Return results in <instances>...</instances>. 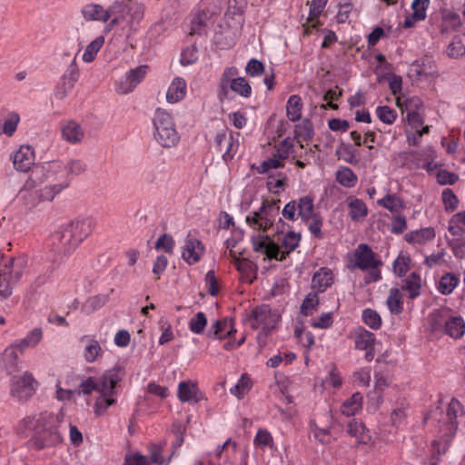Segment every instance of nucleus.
Segmentation results:
<instances>
[{
	"instance_id": "nucleus-35",
	"label": "nucleus",
	"mask_w": 465,
	"mask_h": 465,
	"mask_svg": "<svg viewBox=\"0 0 465 465\" xmlns=\"http://www.w3.org/2000/svg\"><path fill=\"white\" fill-rule=\"evenodd\" d=\"M444 331L451 338H460L465 332V322L463 319L460 316H451L450 319H449Z\"/></svg>"
},
{
	"instance_id": "nucleus-16",
	"label": "nucleus",
	"mask_w": 465,
	"mask_h": 465,
	"mask_svg": "<svg viewBox=\"0 0 465 465\" xmlns=\"http://www.w3.org/2000/svg\"><path fill=\"white\" fill-rule=\"evenodd\" d=\"M68 186V183H61L47 185L38 191L30 192L26 204L35 206L41 201H52L55 195Z\"/></svg>"
},
{
	"instance_id": "nucleus-27",
	"label": "nucleus",
	"mask_w": 465,
	"mask_h": 465,
	"mask_svg": "<svg viewBox=\"0 0 465 465\" xmlns=\"http://www.w3.org/2000/svg\"><path fill=\"white\" fill-rule=\"evenodd\" d=\"M347 432L351 437L357 439L358 444H369L371 442V436L365 425L356 420H352L348 423Z\"/></svg>"
},
{
	"instance_id": "nucleus-11",
	"label": "nucleus",
	"mask_w": 465,
	"mask_h": 465,
	"mask_svg": "<svg viewBox=\"0 0 465 465\" xmlns=\"http://www.w3.org/2000/svg\"><path fill=\"white\" fill-rule=\"evenodd\" d=\"M280 316L272 312L269 305H262L252 311L251 324L254 329L262 328L264 331H270L274 328Z\"/></svg>"
},
{
	"instance_id": "nucleus-3",
	"label": "nucleus",
	"mask_w": 465,
	"mask_h": 465,
	"mask_svg": "<svg viewBox=\"0 0 465 465\" xmlns=\"http://www.w3.org/2000/svg\"><path fill=\"white\" fill-rule=\"evenodd\" d=\"M124 376V369L117 366L106 371L99 378L95 379L97 392L100 393L94 403V412L97 415L104 414L108 407L115 404L116 401L114 399V389Z\"/></svg>"
},
{
	"instance_id": "nucleus-33",
	"label": "nucleus",
	"mask_w": 465,
	"mask_h": 465,
	"mask_svg": "<svg viewBox=\"0 0 465 465\" xmlns=\"http://www.w3.org/2000/svg\"><path fill=\"white\" fill-rule=\"evenodd\" d=\"M421 278L416 272H411L404 281L401 286L402 291L409 292L411 299H415L420 294Z\"/></svg>"
},
{
	"instance_id": "nucleus-36",
	"label": "nucleus",
	"mask_w": 465,
	"mask_h": 465,
	"mask_svg": "<svg viewBox=\"0 0 465 465\" xmlns=\"http://www.w3.org/2000/svg\"><path fill=\"white\" fill-rule=\"evenodd\" d=\"M460 282V279L452 272L443 274L438 283V291L443 295L450 294Z\"/></svg>"
},
{
	"instance_id": "nucleus-19",
	"label": "nucleus",
	"mask_w": 465,
	"mask_h": 465,
	"mask_svg": "<svg viewBox=\"0 0 465 465\" xmlns=\"http://www.w3.org/2000/svg\"><path fill=\"white\" fill-rule=\"evenodd\" d=\"M62 138L69 143H79L84 138V132L80 124L74 120H65L61 123Z\"/></svg>"
},
{
	"instance_id": "nucleus-61",
	"label": "nucleus",
	"mask_w": 465,
	"mask_h": 465,
	"mask_svg": "<svg viewBox=\"0 0 465 465\" xmlns=\"http://www.w3.org/2000/svg\"><path fill=\"white\" fill-rule=\"evenodd\" d=\"M442 201L445 205V210L447 212H453L457 209L459 200L453 191L450 188H446L442 192Z\"/></svg>"
},
{
	"instance_id": "nucleus-41",
	"label": "nucleus",
	"mask_w": 465,
	"mask_h": 465,
	"mask_svg": "<svg viewBox=\"0 0 465 465\" xmlns=\"http://www.w3.org/2000/svg\"><path fill=\"white\" fill-rule=\"evenodd\" d=\"M52 274L51 269L46 270H38L36 275L35 278L31 281L29 287H28V292L30 294H35L39 292V290L46 284L48 280L50 279V276Z\"/></svg>"
},
{
	"instance_id": "nucleus-49",
	"label": "nucleus",
	"mask_w": 465,
	"mask_h": 465,
	"mask_svg": "<svg viewBox=\"0 0 465 465\" xmlns=\"http://www.w3.org/2000/svg\"><path fill=\"white\" fill-rule=\"evenodd\" d=\"M104 44V37L98 36L94 41H92L85 48V51L83 54V60L85 63H91L95 59V56L99 50L102 48Z\"/></svg>"
},
{
	"instance_id": "nucleus-38",
	"label": "nucleus",
	"mask_w": 465,
	"mask_h": 465,
	"mask_svg": "<svg viewBox=\"0 0 465 465\" xmlns=\"http://www.w3.org/2000/svg\"><path fill=\"white\" fill-rule=\"evenodd\" d=\"M435 237V231L431 227L414 231L406 235L407 242L411 243L423 244Z\"/></svg>"
},
{
	"instance_id": "nucleus-63",
	"label": "nucleus",
	"mask_w": 465,
	"mask_h": 465,
	"mask_svg": "<svg viewBox=\"0 0 465 465\" xmlns=\"http://www.w3.org/2000/svg\"><path fill=\"white\" fill-rule=\"evenodd\" d=\"M376 114L378 118L387 124H393L397 116L395 111L387 105L379 106L376 109Z\"/></svg>"
},
{
	"instance_id": "nucleus-54",
	"label": "nucleus",
	"mask_w": 465,
	"mask_h": 465,
	"mask_svg": "<svg viewBox=\"0 0 465 465\" xmlns=\"http://www.w3.org/2000/svg\"><path fill=\"white\" fill-rule=\"evenodd\" d=\"M207 325V318L205 314L199 312L189 322V329L193 333L201 334Z\"/></svg>"
},
{
	"instance_id": "nucleus-14",
	"label": "nucleus",
	"mask_w": 465,
	"mask_h": 465,
	"mask_svg": "<svg viewBox=\"0 0 465 465\" xmlns=\"http://www.w3.org/2000/svg\"><path fill=\"white\" fill-rule=\"evenodd\" d=\"M214 142L220 152H223V158L224 161H230L233 158L239 148V141L234 138L231 132L227 134L226 131L217 133Z\"/></svg>"
},
{
	"instance_id": "nucleus-9",
	"label": "nucleus",
	"mask_w": 465,
	"mask_h": 465,
	"mask_svg": "<svg viewBox=\"0 0 465 465\" xmlns=\"http://www.w3.org/2000/svg\"><path fill=\"white\" fill-rule=\"evenodd\" d=\"M462 413V407L459 401L451 399L445 414L442 415V423L440 427V439L447 442L458 429L457 418Z\"/></svg>"
},
{
	"instance_id": "nucleus-24",
	"label": "nucleus",
	"mask_w": 465,
	"mask_h": 465,
	"mask_svg": "<svg viewBox=\"0 0 465 465\" xmlns=\"http://www.w3.org/2000/svg\"><path fill=\"white\" fill-rule=\"evenodd\" d=\"M19 359L15 346H8L0 354V368L13 373L18 371Z\"/></svg>"
},
{
	"instance_id": "nucleus-59",
	"label": "nucleus",
	"mask_w": 465,
	"mask_h": 465,
	"mask_svg": "<svg viewBox=\"0 0 465 465\" xmlns=\"http://www.w3.org/2000/svg\"><path fill=\"white\" fill-rule=\"evenodd\" d=\"M20 117L16 113H10L3 124L2 131L7 136H12L15 132Z\"/></svg>"
},
{
	"instance_id": "nucleus-26",
	"label": "nucleus",
	"mask_w": 465,
	"mask_h": 465,
	"mask_svg": "<svg viewBox=\"0 0 465 465\" xmlns=\"http://www.w3.org/2000/svg\"><path fill=\"white\" fill-rule=\"evenodd\" d=\"M45 181V168L35 166L30 176L25 181L24 186L19 191V193L23 194V197L27 202L28 200V193L29 191H32L35 187H36L38 184L42 183Z\"/></svg>"
},
{
	"instance_id": "nucleus-39",
	"label": "nucleus",
	"mask_w": 465,
	"mask_h": 465,
	"mask_svg": "<svg viewBox=\"0 0 465 465\" xmlns=\"http://www.w3.org/2000/svg\"><path fill=\"white\" fill-rule=\"evenodd\" d=\"M279 241L281 242V247L285 250L282 252H280L279 256L284 255L285 260L287 255L291 252L294 251L295 248L299 245L301 235L300 233H295L294 232H289L282 237V239H279Z\"/></svg>"
},
{
	"instance_id": "nucleus-43",
	"label": "nucleus",
	"mask_w": 465,
	"mask_h": 465,
	"mask_svg": "<svg viewBox=\"0 0 465 465\" xmlns=\"http://www.w3.org/2000/svg\"><path fill=\"white\" fill-rule=\"evenodd\" d=\"M298 216H300L302 221L308 222L313 213V201L309 196H303L300 198L299 202L296 203Z\"/></svg>"
},
{
	"instance_id": "nucleus-58",
	"label": "nucleus",
	"mask_w": 465,
	"mask_h": 465,
	"mask_svg": "<svg viewBox=\"0 0 465 465\" xmlns=\"http://www.w3.org/2000/svg\"><path fill=\"white\" fill-rule=\"evenodd\" d=\"M319 304V298L317 293L310 292L304 299L302 306L301 312L304 315H311Z\"/></svg>"
},
{
	"instance_id": "nucleus-51",
	"label": "nucleus",
	"mask_w": 465,
	"mask_h": 465,
	"mask_svg": "<svg viewBox=\"0 0 465 465\" xmlns=\"http://www.w3.org/2000/svg\"><path fill=\"white\" fill-rule=\"evenodd\" d=\"M314 134L312 124L309 120H304L295 126V137L300 140H311Z\"/></svg>"
},
{
	"instance_id": "nucleus-50",
	"label": "nucleus",
	"mask_w": 465,
	"mask_h": 465,
	"mask_svg": "<svg viewBox=\"0 0 465 465\" xmlns=\"http://www.w3.org/2000/svg\"><path fill=\"white\" fill-rule=\"evenodd\" d=\"M103 350L100 343L94 339L87 341L84 349V356L87 362H94L98 357L102 355Z\"/></svg>"
},
{
	"instance_id": "nucleus-34",
	"label": "nucleus",
	"mask_w": 465,
	"mask_h": 465,
	"mask_svg": "<svg viewBox=\"0 0 465 465\" xmlns=\"http://www.w3.org/2000/svg\"><path fill=\"white\" fill-rule=\"evenodd\" d=\"M310 435L321 444H330L333 438L329 427L321 428L315 421L310 422Z\"/></svg>"
},
{
	"instance_id": "nucleus-31",
	"label": "nucleus",
	"mask_w": 465,
	"mask_h": 465,
	"mask_svg": "<svg viewBox=\"0 0 465 465\" xmlns=\"http://www.w3.org/2000/svg\"><path fill=\"white\" fill-rule=\"evenodd\" d=\"M348 206L350 208L349 215L352 221L363 220L368 214V208L365 203L358 198L348 199Z\"/></svg>"
},
{
	"instance_id": "nucleus-23",
	"label": "nucleus",
	"mask_w": 465,
	"mask_h": 465,
	"mask_svg": "<svg viewBox=\"0 0 465 465\" xmlns=\"http://www.w3.org/2000/svg\"><path fill=\"white\" fill-rule=\"evenodd\" d=\"M84 18L87 21L107 22L111 18L110 7L104 9L98 4L85 5L81 11Z\"/></svg>"
},
{
	"instance_id": "nucleus-42",
	"label": "nucleus",
	"mask_w": 465,
	"mask_h": 465,
	"mask_svg": "<svg viewBox=\"0 0 465 465\" xmlns=\"http://www.w3.org/2000/svg\"><path fill=\"white\" fill-rule=\"evenodd\" d=\"M448 55L459 58L465 54V35H456L448 46Z\"/></svg>"
},
{
	"instance_id": "nucleus-45",
	"label": "nucleus",
	"mask_w": 465,
	"mask_h": 465,
	"mask_svg": "<svg viewBox=\"0 0 465 465\" xmlns=\"http://www.w3.org/2000/svg\"><path fill=\"white\" fill-rule=\"evenodd\" d=\"M375 335L364 329L360 330L355 337V346L358 350H369L374 346Z\"/></svg>"
},
{
	"instance_id": "nucleus-21",
	"label": "nucleus",
	"mask_w": 465,
	"mask_h": 465,
	"mask_svg": "<svg viewBox=\"0 0 465 465\" xmlns=\"http://www.w3.org/2000/svg\"><path fill=\"white\" fill-rule=\"evenodd\" d=\"M177 395L182 402L197 403L202 399L197 384L191 381L179 383Z\"/></svg>"
},
{
	"instance_id": "nucleus-46",
	"label": "nucleus",
	"mask_w": 465,
	"mask_h": 465,
	"mask_svg": "<svg viewBox=\"0 0 465 465\" xmlns=\"http://www.w3.org/2000/svg\"><path fill=\"white\" fill-rule=\"evenodd\" d=\"M403 302L401 291L398 288L390 290V294L387 299V305L390 312L393 314H399L402 312Z\"/></svg>"
},
{
	"instance_id": "nucleus-30",
	"label": "nucleus",
	"mask_w": 465,
	"mask_h": 465,
	"mask_svg": "<svg viewBox=\"0 0 465 465\" xmlns=\"http://www.w3.org/2000/svg\"><path fill=\"white\" fill-rule=\"evenodd\" d=\"M209 20L208 11L203 10L194 14L190 24V35H203L205 33Z\"/></svg>"
},
{
	"instance_id": "nucleus-6",
	"label": "nucleus",
	"mask_w": 465,
	"mask_h": 465,
	"mask_svg": "<svg viewBox=\"0 0 465 465\" xmlns=\"http://www.w3.org/2000/svg\"><path fill=\"white\" fill-rule=\"evenodd\" d=\"M230 91L239 94L243 98H249L252 94V87L248 81L239 76L236 67H227L224 69L219 84V98L223 101L229 95Z\"/></svg>"
},
{
	"instance_id": "nucleus-55",
	"label": "nucleus",
	"mask_w": 465,
	"mask_h": 465,
	"mask_svg": "<svg viewBox=\"0 0 465 465\" xmlns=\"http://www.w3.org/2000/svg\"><path fill=\"white\" fill-rule=\"evenodd\" d=\"M251 389V380L245 375H242L238 382L231 389V393L238 399H242Z\"/></svg>"
},
{
	"instance_id": "nucleus-4",
	"label": "nucleus",
	"mask_w": 465,
	"mask_h": 465,
	"mask_svg": "<svg viewBox=\"0 0 465 465\" xmlns=\"http://www.w3.org/2000/svg\"><path fill=\"white\" fill-rule=\"evenodd\" d=\"M27 266L25 256L12 257L5 261L0 268V296L4 299L11 296L13 287L20 281Z\"/></svg>"
},
{
	"instance_id": "nucleus-53",
	"label": "nucleus",
	"mask_w": 465,
	"mask_h": 465,
	"mask_svg": "<svg viewBox=\"0 0 465 465\" xmlns=\"http://www.w3.org/2000/svg\"><path fill=\"white\" fill-rule=\"evenodd\" d=\"M87 170V164L81 159H69L65 163V173L67 175H80Z\"/></svg>"
},
{
	"instance_id": "nucleus-18",
	"label": "nucleus",
	"mask_w": 465,
	"mask_h": 465,
	"mask_svg": "<svg viewBox=\"0 0 465 465\" xmlns=\"http://www.w3.org/2000/svg\"><path fill=\"white\" fill-rule=\"evenodd\" d=\"M67 225L72 230L76 242L81 243L92 233L96 221L93 217H84L72 221Z\"/></svg>"
},
{
	"instance_id": "nucleus-5",
	"label": "nucleus",
	"mask_w": 465,
	"mask_h": 465,
	"mask_svg": "<svg viewBox=\"0 0 465 465\" xmlns=\"http://www.w3.org/2000/svg\"><path fill=\"white\" fill-rule=\"evenodd\" d=\"M154 138L165 148L175 146L180 136L176 131L172 115L165 110L157 109L153 118Z\"/></svg>"
},
{
	"instance_id": "nucleus-20",
	"label": "nucleus",
	"mask_w": 465,
	"mask_h": 465,
	"mask_svg": "<svg viewBox=\"0 0 465 465\" xmlns=\"http://www.w3.org/2000/svg\"><path fill=\"white\" fill-rule=\"evenodd\" d=\"M35 163L34 150L28 145H22L14 155V166L19 172H28Z\"/></svg>"
},
{
	"instance_id": "nucleus-22",
	"label": "nucleus",
	"mask_w": 465,
	"mask_h": 465,
	"mask_svg": "<svg viewBox=\"0 0 465 465\" xmlns=\"http://www.w3.org/2000/svg\"><path fill=\"white\" fill-rule=\"evenodd\" d=\"M203 254V246L200 240L187 237L183 251V258L189 264L197 262Z\"/></svg>"
},
{
	"instance_id": "nucleus-2",
	"label": "nucleus",
	"mask_w": 465,
	"mask_h": 465,
	"mask_svg": "<svg viewBox=\"0 0 465 465\" xmlns=\"http://www.w3.org/2000/svg\"><path fill=\"white\" fill-rule=\"evenodd\" d=\"M111 18L107 25L109 29L116 25L135 32L143 17V6L132 0H116L110 5Z\"/></svg>"
},
{
	"instance_id": "nucleus-52",
	"label": "nucleus",
	"mask_w": 465,
	"mask_h": 465,
	"mask_svg": "<svg viewBox=\"0 0 465 465\" xmlns=\"http://www.w3.org/2000/svg\"><path fill=\"white\" fill-rule=\"evenodd\" d=\"M396 104L402 111L405 110L407 113L419 111L423 106V103L419 97H411L404 101H402L401 97H398Z\"/></svg>"
},
{
	"instance_id": "nucleus-48",
	"label": "nucleus",
	"mask_w": 465,
	"mask_h": 465,
	"mask_svg": "<svg viewBox=\"0 0 465 465\" xmlns=\"http://www.w3.org/2000/svg\"><path fill=\"white\" fill-rule=\"evenodd\" d=\"M302 104L300 96L291 95L287 102V116L292 122L298 121L301 118Z\"/></svg>"
},
{
	"instance_id": "nucleus-1",
	"label": "nucleus",
	"mask_w": 465,
	"mask_h": 465,
	"mask_svg": "<svg viewBox=\"0 0 465 465\" xmlns=\"http://www.w3.org/2000/svg\"><path fill=\"white\" fill-rule=\"evenodd\" d=\"M61 413H41L37 417H27L23 420L24 426L35 431L33 441L37 449L53 447L62 442L60 426L63 422Z\"/></svg>"
},
{
	"instance_id": "nucleus-37",
	"label": "nucleus",
	"mask_w": 465,
	"mask_h": 465,
	"mask_svg": "<svg viewBox=\"0 0 465 465\" xmlns=\"http://www.w3.org/2000/svg\"><path fill=\"white\" fill-rule=\"evenodd\" d=\"M109 301V297L106 294H99L88 298L85 302L82 305L81 311L84 314H91L94 312L99 310L104 306Z\"/></svg>"
},
{
	"instance_id": "nucleus-32",
	"label": "nucleus",
	"mask_w": 465,
	"mask_h": 465,
	"mask_svg": "<svg viewBox=\"0 0 465 465\" xmlns=\"http://www.w3.org/2000/svg\"><path fill=\"white\" fill-rule=\"evenodd\" d=\"M233 332H235V330H233L231 322L227 320H223L214 322L208 332V336L222 340L227 336H232Z\"/></svg>"
},
{
	"instance_id": "nucleus-15",
	"label": "nucleus",
	"mask_w": 465,
	"mask_h": 465,
	"mask_svg": "<svg viewBox=\"0 0 465 465\" xmlns=\"http://www.w3.org/2000/svg\"><path fill=\"white\" fill-rule=\"evenodd\" d=\"M354 267L362 271H367L371 267H379L382 262L375 258L374 252L369 245L361 243L358 245L354 252Z\"/></svg>"
},
{
	"instance_id": "nucleus-13",
	"label": "nucleus",
	"mask_w": 465,
	"mask_h": 465,
	"mask_svg": "<svg viewBox=\"0 0 465 465\" xmlns=\"http://www.w3.org/2000/svg\"><path fill=\"white\" fill-rule=\"evenodd\" d=\"M253 251L256 252L265 253L270 259L283 261L284 255L280 254V246L275 243L268 235H256L252 237Z\"/></svg>"
},
{
	"instance_id": "nucleus-44",
	"label": "nucleus",
	"mask_w": 465,
	"mask_h": 465,
	"mask_svg": "<svg viewBox=\"0 0 465 465\" xmlns=\"http://www.w3.org/2000/svg\"><path fill=\"white\" fill-rule=\"evenodd\" d=\"M337 182L344 187L351 188L357 183V175L349 167H341L336 173Z\"/></svg>"
},
{
	"instance_id": "nucleus-60",
	"label": "nucleus",
	"mask_w": 465,
	"mask_h": 465,
	"mask_svg": "<svg viewBox=\"0 0 465 465\" xmlns=\"http://www.w3.org/2000/svg\"><path fill=\"white\" fill-rule=\"evenodd\" d=\"M411 258L401 253L393 262V271L399 276H403L410 269Z\"/></svg>"
},
{
	"instance_id": "nucleus-10",
	"label": "nucleus",
	"mask_w": 465,
	"mask_h": 465,
	"mask_svg": "<svg viewBox=\"0 0 465 465\" xmlns=\"http://www.w3.org/2000/svg\"><path fill=\"white\" fill-rule=\"evenodd\" d=\"M52 239L56 251L64 256L70 255L80 245L67 224L57 230Z\"/></svg>"
},
{
	"instance_id": "nucleus-25",
	"label": "nucleus",
	"mask_w": 465,
	"mask_h": 465,
	"mask_svg": "<svg viewBox=\"0 0 465 465\" xmlns=\"http://www.w3.org/2000/svg\"><path fill=\"white\" fill-rule=\"evenodd\" d=\"M333 282V274L331 270L323 267L316 272L312 277V287L319 292H323Z\"/></svg>"
},
{
	"instance_id": "nucleus-62",
	"label": "nucleus",
	"mask_w": 465,
	"mask_h": 465,
	"mask_svg": "<svg viewBox=\"0 0 465 465\" xmlns=\"http://www.w3.org/2000/svg\"><path fill=\"white\" fill-rule=\"evenodd\" d=\"M430 0H413L411 9L413 17L424 20L426 18V11L429 7Z\"/></svg>"
},
{
	"instance_id": "nucleus-57",
	"label": "nucleus",
	"mask_w": 465,
	"mask_h": 465,
	"mask_svg": "<svg viewBox=\"0 0 465 465\" xmlns=\"http://www.w3.org/2000/svg\"><path fill=\"white\" fill-rule=\"evenodd\" d=\"M362 319L364 323L373 330H378L381 325V316L374 310L365 309L362 312Z\"/></svg>"
},
{
	"instance_id": "nucleus-64",
	"label": "nucleus",
	"mask_w": 465,
	"mask_h": 465,
	"mask_svg": "<svg viewBox=\"0 0 465 465\" xmlns=\"http://www.w3.org/2000/svg\"><path fill=\"white\" fill-rule=\"evenodd\" d=\"M245 72L251 77L261 76L264 72V65L261 61L252 58L247 63Z\"/></svg>"
},
{
	"instance_id": "nucleus-29",
	"label": "nucleus",
	"mask_w": 465,
	"mask_h": 465,
	"mask_svg": "<svg viewBox=\"0 0 465 465\" xmlns=\"http://www.w3.org/2000/svg\"><path fill=\"white\" fill-rule=\"evenodd\" d=\"M450 317V311L446 308L433 311L429 316V322L432 331L445 330Z\"/></svg>"
},
{
	"instance_id": "nucleus-40",
	"label": "nucleus",
	"mask_w": 465,
	"mask_h": 465,
	"mask_svg": "<svg viewBox=\"0 0 465 465\" xmlns=\"http://www.w3.org/2000/svg\"><path fill=\"white\" fill-rule=\"evenodd\" d=\"M448 231L453 236L465 233V211L455 213L449 222Z\"/></svg>"
},
{
	"instance_id": "nucleus-28",
	"label": "nucleus",
	"mask_w": 465,
	"mask_h": 465,
	"mask_svg": "<svg viewBox=\"0 0 465 465\" xmlns=\"http://www.w3.org/2000/svg\"><path fill=\"white\" fill-rule=\"evenodd\" d=\"M186 94V83L183 78L176 77L170 84L167 93L166 99L169 103L174 104L185 96Z\"/></svg>"
},
{
	"instance_id": "nucleus-17",
	"label": "nucleus",
	"mask_w": 465,
	"mask_h": 465,
	"mask_svg": "<svg viewBox=\"0 0 465 465\" xmlns=\"http://www.w3.org/2000/svg\"><path fill=\"white\" fill-rule=\"evenodd\" d=\"M148 72L147 65H140L128 72L125 79L119 82L116 91L119 94H125L134 91L138 84H140Z\"/></svg>"
},
{
	"instance_id": "nucleus-47",
	"label": "nucleus",
	"mask_w": 465,
	"mask_h": 465,
	"mask_svg": "<svg viewBox=\"0 0 465 465\" xmlns=\"http://www.w3.org/2000/svg\"><path fill=\"white\" fill-rule=\"evenodd\" d=\"M363 397L360 392L354 393L341 406V412L346 416L354 415L362 404Z\"/></svg>"
},
{
	"instance_id": "nucleus-56",
	"label": "nucleus",
	"mask_w": 465,
	"mask_h": 465,
	"mask_svg": "<svg viewBox=\"0 0 465 465\" xmlns=\"http://www.w3.org/2000/svg\"><path fill=\"white\" fill-rule=\"evenodd\" d=\"M378 203L391 212H398L403 207V202L401 198L393 194H388L378 201Z\"/></svg>"
},
{
	"instance_id": "nucleus-12",
	"label": "nucleus",
	"mask_w": 465,
	"mask_h": 465,
	"mask_svg": "<svg viewBox=\"0 0 465 465\" xmlns=\"http://www.w3.org/2000/svg\"><path fill=\"white\" fill-rule=\"evenodd\" d=\"M78 52L74 55L66 73L61 77L60 84L55 89L54 95L57 99H64L74 88L79 77V70L76 64Z\"/></svg>"
},
{
	"instance_id": "nucleus-7",
	"label": "nucleus",
	"mask_w": 465,
	"mask_h": 465,
	"mask_svg": "<svg viewBox=\"0 0 465 465\" xmlns=\"http://www.w3.org/2000/svg\"><path fill=\"white\" fill-rule=\"evenodd\" d=\"M37 387L38 382L30 371L13 375L10 379V397L19 403H25L34 396Z\"/></svg>"
},
{
	"instance_id": "nucleus-8",
	"label": "nucleus",
	"mask_w": 465,
	"mask_h": 465,
	"mask_svg": "<svg viewBox=\"0 0 465 465\" xmlns=\"http://www.w3.org/2000/svg\"><path fill=\"white\" fill-rule=\"evenodd\" d=\"M277 201L264 200L262 206L256 212L246 217V223L258 231H267L271 228L279 214L280 207Z\"/></svg>"
}]
</instances>
